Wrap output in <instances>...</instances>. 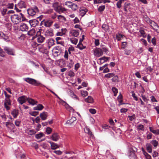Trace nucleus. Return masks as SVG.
<instances>
[{"label": "nucleus", "instance_id": "nucleus-1", "mask_svg": "<svg viewBox=\"0 0 159 159\" xmlns=\"http://www.w3.org/2000/svg\"><path fill=\"white\" fill-rule=\"evenodd\" d=\"M52 6L54 10L59 13H62L66 11V9L65 8L59 5L58 2H55L53 3Z\"/></svg>", "mask_w": 159, "mask_h": 159}, {"label": "nucleus", "instance_id": "nucleus-2", "mask_svg": "<svg viewBox=\"0 0 159 159\" xmlns=\"http://www.w3.org/2000/svg\"><path fill=\"white\" fill-rule=\"evenodd\" d=\"M24 80L29 84L35 86H39L41 84V83L36 80L30 78H26L24 79Z\"/></svg>", "mask_w": 159, "mask_h": 159}, {"label": "nucleus", "instance_id": "nucleus-3", "mask_svg": "<svg viewBox=\"0 0 159 159\" xmlns=\"http://www.w3.org/2000/svg\"><path fill=\"white\" fill-rule=\"evenodd\" d=\"M24 80L29 84L35 86H39L41 84V83L36 80L30 78H26L24 79Z\"/></svg>", "mask_w": 159, "mask_h": 159}, {"label": "nucleus", "instance_id": "nucleus-4", "mask_svg": "<svg viewBox=\"0 0 159 159\" xmlns=\"http://www.w3.org/2000/svg\"><path fill=\"white\" fill-rule=\"evenodd\" d=\"M11 19L14 24L17 25L21 22V17L17 15L14 14L11 16Z\"/></svg>", "mask_w": 159, "mask_h": 159}, {"label": "nucleus", "instance_id": "nucleus-5", "mask_svg": "<svg viewBox=\"0 0 159 159\" xmlns=\"http://www.w3.org/2000/svg\"><path fill=\"white\" fill-rule=\"evenodd\" d=\"M28 14L31 16L35 15L36 12L39 11L38 8L36 6L34 7L33 8H30L27 10Z\"/></svg>", "mask_w": 159, "mask_h": 159}, {"label": "nucleus", "instance_id": "nucleus-6", "mask_svg": "<svg viewBox=\"0 0 159 159\" xmlns=\"http://www.w3.org/2000/svg\"><path fill=\"white\" fill-rule=\"evenodd\" d=\"M94 55L97 57H99L103 55V52L101 48H97L94 50Z\"/></svg>", "mask_w": 159, "mask_h": 159}, {"label": "nucleus", "instance_id": "nucleus-7", "mask_svg": "<svg viewBox=\"0 0 159 159\" xmlns=\"http://www.w3.org/2000/svg\"><path fill=\"white\" fill-rule=\"evenodd\" d=\"M3 49L8 54L13 56L15 55V52L13 49L11 48L7 47H4Z\"/></svg>", "mask_w": 159, "mask_h": 159}, {"label": "nucleus", "instance_id": "nucleus-8", "mask_svg": "<svg viewBox=\"0 0 159 159\" xmlns=\"http://www.w3.org/2000/svg\"><path fill=\"white\" fill-rule=\"evenodd\" d=\"M44 45H40L38 47V49L39 52L43 53H47L48 50Z\"/></svg>", "mask_w": 159, "mask_h": 159}, {"label": "nucleus", "instance_id": "nucleus-9", "mask_svg": "<svg viewBox=\"0 0 159 159\" xmlns=\"http://www.w3.org/2000/svg\"><path fill=\"white\" fill-rule=\"evenodd\" d=\"M27 25L24 23H22L20 26V29L22 31H27L29 29Z\"/></svg>", "mask_w": 159, "mask_h": 159}, {"label": "nucleus", "instance_id": "nucleus-10", "mask_svg": "<svg viewBox=\"0 0 159 159\" xmlns=\"http://www.w3.org/2000/svg\"><path fill=\"white\" fill-rule=\"evenodd\" d=\"M27 97L25 96H23L19 97L18 99V101L21 104L25 103L27 100Z\"/></svg>", "mask_w": 159, "mask_h": 159}, {"label": "nucleus", "instance_id": "nucleus-11", "mask_svg": "<svg viewBox=\"0 0 159 159\" xmlns=\"http://www.w3.org/2000/svg\"><path fill=\"white\" fill-rule=\"evenodd\" d=\"M60 138L58 134L57 133H53L50 139L54 141H57Z\"/></svg>", "mask_w": 159, "mask_h": 159}, {"label": "nucleus", "instance_id": "nucleus-12", "mask_svg": "<svg viewBox=\"0 0 159 159\" xmlns=\"http://www.w3.org/2000/svg\"><path fill=\"white\" fill-rule=\"evenodd\" d=\"M18 7L20 8H26V2L24 1H20L17 4Z\"/></svg>", "mask_w": 159, "mask_h": 159}, {"label": "nucleus", "instance_id": "nucleus-13", "mask_svg": "<svg viewBox=\"0 0 159 159\" xmlns=\"http://www.w3.org/2000/svg\"><path fill=\"white\" fill-rule=\"evenodd\" d=\"M53 22V21L51 20H44V25L46 27H49L52 25Z\"/></svg>", "mask_w": 159, "mask_h": 159}, {"label": "nucleus", "instance_id": "nucleus-14", "mask_svg": "<svg viewBox=\"0 0 159 159\" xmlns=\"http://www.w3.org/2000/svg\"><path fill=\"white\" fill-rule=\"evenodd\" d=\"M61 52V48H56L54 49V52L56 56H58L60 55Z\"/></svg>", "mask_w": 159, "mask_h": 159}, {"label": "nucleus", "instance_id": "nucleus-15", "mask_svg": "<svg viewBox=\"0 0 159 159\" xmlns=\"http://www.w3.org/2000/svg\"><path fill=\"white\" fill-rule=\"evenodd\" d=\"M130 4L129 3L125 2L124 5V11L126 12L130 11Z\"/></svg>", "mask_w": 159, "mask_h": 159}, {"label": "nucleus", "instance_id": "nucleus-16", "mask_svg": "<svg viewBox=\"0 0 159 159\" xmlns=\"http://www.w3.org/2000/svg\"><path fill=\"white\" fill-rule=\"evenodd\" d=\"M88 10L84 7H82L80 9V15L82 16H83L87 12Z\"/></svg>", "mask_w": 159, "mask_h": 159}, {"label": "nucleus", "instance_id": "nucleus-17", "mask_svg": "<svg viewBox=\"0 0 159 159\" xmlns=\"http://www.w3.org/2000/svg\"><path fill=\"white\" fill-rule=\"evenodd\" d=\"M48 116V113L47 112H43L40 114V117L43 120L46 119Z\"/></svg>", "mask_w": 159, "mask_h": 159}, {"label": "nucleus", "instance_id": "nucleus-18", "mask_svg": "<svg viewBox=\"0 0 159 159\" xmlns=\"http://www.w3.org/2000/svg\"><path fill=\"white\" fill-rule=\"evenodd\" d=\"M48 142L51 144V149L54 150L59 148V146L56 143L51 141H49Z\"/></svg>", "mask_w": 159, "mask_h": 159}, {"label": "nucleus", "instance_id": "nucleus-19", "mask_svg": "<svg viewBox=\"0 0 159 159\" xmlns=\"http://www.w3.org/2000/svg\"><path fill=\"white\" fill-rule=\"evenodd\" d=\"M148 19L149 20V22H148V23L150 25L153 29L154 27L157 26V24L155 22L150 20L149 18H148Z\"/></svg>", "mask_w": 159, "mask_h": 159}, {"label": "nucleus", "instance_id": "nucleus-20", "mask_svg": "<svg viewBox=\"0 0 159 159\" xmlns=\"http://www.w3.org/2000/svg\"><path fill=\"white\" fill-rule=\"evenodd\" d=\"M45 35L48 36H52L53 35V30L52 29H50L47 30L45 32Z\"/></svg>", "mask_w": 159, "mask_h": 159}, {"label": "nucleus", "instance_id": "nucleus-21", "mask_svg": "<svg viewBox=\"0 0 159 159\" xmlns=\"http://www.w3.org/2000/svg\"><path fill=\"white\" fill-rule=\"evenodd\" d=\"M27 101L29 104L32 105H34L37 103V102L34 100L33 99L31 98H28Z\"/></svg>", "mask_w": 159, "mask_h": 159}, {"label": "nucleus", "instance_id": "nucleus-22", "mask_svg": "<svg viewBox=\"0 0 159 159\" xmlns=\"http://www.w3.org/2000/svg\"><path fill=\"white\" fill-rule=\"evenodd\" d=\"M84 131L86 133L88 134L90 136H92V133L90 131V129L87 126H85L84 128Z\"/></svg>", "mask_w": 159, "mask_h": 159}, {"label": "nucleus", "instance_id": "nucleus-23", "mask_svg": "<svg viewBox=\"0 0 159 159\" xmlns=\"http://www.w3.org/2000/svg\"><path fill=\"white\" fill-rule=\"evenodd\" d=\"M29 22L31 25L33 27H34L36 25H37L39 23V22L37 20H30Z\"/></svg>", "mask_w": 159, "mask_h": 159}, {"label": "nucleus", "instance_id": "nucleus-24", "mask_svg": "<svg viewBox=\"0 0 159 159\" xmlns=\"http://www.w3.org/2000/svg\"><path fill=\"white\" fill-rule=\"evenodd\" d=\"M19 113L18 110L14 109L11 112V114L13 116L14 118H16L18 116Z\"/></svg>", "mask_w": 159, "mask_h": 159}, {"label": "nucleus", "instance_id": "nucleus-25", "mask_svg": "<svg viewBox=\"0 0 159 159\" xmlns=\"http://www.w3.org/2000/svg\"><path fill=\"white\" fill-rule=\"evenodd\" d=\"M147 151L149 153L152 152V146L150 144L148 143L146 145Z\"/></svg>", "mask_w": 159, "mask_h": 159}, {"label": "nucleus", "instance_id": "nucleus-26", "mask_svg": "<svg viewBox=\"0 0 159 159\" xmlns=\"http://www.w3.org/2000/svg\"><path fill=\"white\" fill-rule=\"evenodd\" d=\"M45 39V38L42 35L39 36L37 37V40L38 43H43Z\"/></svg>", "mask_w": 159, "mask_h": 159}, {"label": "nucleus", "instance_id": "nucleus-27", "mask_svg": "<svg viewBox=\"0 0 159 159\" xmlns=\"http://www.w3.org/2000/svg\"><path fill=\"white\" fill-rule=\"evenodd\" d=\"M54 41L52 39H50L48 40V45L49 48L54 44Z\"/></svg>", "mask_w": 159, "mask_h": 159}, {"label": "nucleus", "instance_id": "nucleus-28", "mask_svg": "<svg viewBox=\"0 0 159 159\" xmlns=\"http://www.w3.org/2000/svg\"><path fill=\"white\" fill-rule=\"evenodd\" d=\"M26 133L30 135H32L36 133V131L34 129L27 130Z\"/></svg>", "mask_w": 159, "mask_h": 159}, {"label": "nucleus", "instance_id": "nucleus-29", "mask_svg": "<svg viewBox=\"0 0 159 159\" xmlns=\"http://www.w3.org/2000/svg\"><path fill=\"white\" fill-rule=\"evenodd\" d=\"M44 108L43 106L41 104H39L36 107H34V109L35 110H41Z\"/></svg>", "mask_w": 159, "mask_h": 159}, {"label": "nucleus", "instance_id": "nucleus-30", "mask_svg": "<svg viewBox=\"0 0 159 159\" xmlns=\"http://www.w3.org/2000/svg\"><path fill=\"white\" fill-rule=\"evenodd\" d=\"M35 33V30L34 29H32L28 32L27 35L29 36H32L34 35Z\"/></svg>", "mask_w": 159, "mask_h": 159}, {"label": "nucleus", "instance_id": "nucleus-31", "mask_svg": "<svg viewBox=\"0 0 159 159\" xmlns=\"http://www.w3.org/2000/svg\"><path fill=\"white\" fill-rule=\"evenodd\" d=\"M85 101L88 103H93V99L91 96H89L87 98L85 99Z\"/></svg>", "mask_w": 159, "mask_h": 159}, {"label": "nucleus", "instance_id": "nucleus-32", "mask_svg": "<svg viewBox=\"0 0 159 159\" xmlns=\"http://www.w3.org/2000/svg\"><path fill=\"white\" fill-rule=\"evenodd\" d=\"M0 35L2 37L5 39V40L7 41H9V39L8 37L6 35L3 33L1 32Z\"/></svg>", "mask_w": 159, "mask_h": 159}, {"label": "nucleus", "instance_id": "nucleus-33", "mask_svg": "<svg viewBox=\"0 0 159 159\" xmlns=\"http://www.w3.org/2000/svg\"><path fill=\"white\" fill-rule=\"evenodd\" d=\"M76 120V119L75 117L73 116L71 117L70 120H67L66 122V124H68L71 125V124L73 123L74 121Z\"/></svg>", "mask_w": 159, "mask_h": 159}, {"label": "nucleus", "instance_id": "nucleus-34", "mask_svg": "<svg viewBox=\"0 0 159 159\" xmlns=\"http://www.w3.org/2000/svg\"><path fill=\"white\" fill-rule=\"evenodd\" d=\"M109 58V57H103L101 58H100L99 59V60L100 61L101 63H103L105 62L107 60H108Z\"/></svg>", "mask_w": 159, "mask_h": 159}, {"label": "nucleus", "instance_id": "nucleus-35", "mask_svg": "<svg viewBox=\"0 0 159 159\" xmlns=\"http://www.w3.org/2000/svg\"><path fill=\"white\" fill-rule=\"evenodd\" d=\"M72 35L74 37H77L79 35V33L76 30H73L71 32Z\"/></svg>", "mask_w": 159, "mask_h": 159}, {"label": "nucleus", "instance_id": "nucleus-36", "mask_svg": "<svg viewBox=\"0 0 159 159\" xmlns=\"http://www.w3.org/2000/svg\"><path fill=\"white\" fill-rule=\"evenodd\" d=\"M44 135L43 133H40L38 134H37L35 135V137L37 139H39L42 137Z\"/></svg>", "mask_w": 159, "mask_h": 159}, {"label": "nucleus", "instance_id": "nucleus-37", "mask_svg": "<svg viewBox=\"0 0 159 159\" xmlns=\"http://www.w3.org/2000/svg\"><path fill=\"white\" fill-rule=\"evenodd\" d=\"M124 1V0H120L117 2L116 6L117 8H120L121 7V4Z\"/></svg>", "mask_w": 159, "mask_h": 159}, {"label": "nucleus", "instance_id": "nucleus-38", "mask_svg": "<svg viewBox=\"0 0 159 159\" xmlns=\"http://www.w3.org/2000/svg\"><path fill=\"white\" fill-rule=\"evenodd\" d=\"M71 8L72 10L75 11L78 9V7L76 4L73 3Z\"/></svg>", "mask_w": 159, "mask_h": 159}, {"label": "nucleus", "instance_id": "nucleus-39", "mask_svg": "<svg viewBox=\"0 0 159 159\" xmlns=\"http://www.w3.org/2000/svg\"><path fill=\"white\" fill-rule=\"evenodd\" d=\"M77 47L82 50L85 48L86 47L84 46L82 43H80L77 45Z\"/></svg>", "mask_w": 159, "mask_h": 159}, {"label": "nucleus", "instance_id": "nucleus-40", "mask_svg": "<svg viewBox=\"0 0 159 159\" xmlns=\"http://www.w3.org/2000/svg\"><path fill=\"white\" fill-rule=\"evenodd\" d=\"M113 78L112 79V81L114 82H117L118 81V77L116 75L113 76Z\"/></svg>", "mask_w": 159, "mask_h": 159}, {"label": "nucleus", "instance_id": "nucleus-41", "mask_svg": "<svg viewBox=\"0 0 159 159\" xmlns=\"http://www.w3.org/2000/svg\"><path fill=\"white\" fill-rule=\"evenodd\" d=\"M62 32H58L57 34V36H62L63 35V34H65V32L64 33L63 32V31H64V32H65V31L66 30L65 29H61V30Z\"/></svg>", "mask_w": 159, "mask_h": 159}, {"label": "nucleus", "instance_id": "nucleus-42", "mask_svg": "<svg viewBox=\"0 0 159 159\" xmlns=\"http://www.w3.org/2000/svg\"><path fill=\"white\" fill-rule=\"evenodd\" d=\"M135 152L129 149V156L131 157H134L135 156Z\"/></svg>", "mask_w": 159, "mask_h": 159}, {"label": "nucleus", "instance_id": "nucleus-43", "mask_svg": "<svg viewBox=\"0 0 159 159\" xmlns=\"http://www.w3.org/2000/svg\"><path fill=\"white\" fill-rule=\"evenodd\" d=\"M4 104L11 105V102L10 99H5L4 101Z\"/></svg>", "mask_w": 159, "mask_h": 159}, {"label": "nucleus", "instance_id": "nucleus-44", "mask_svg": "<svg viewBox=\"0 0 159 159\" xmlns=\"http://www.w3.org/2000/svg\"><path fill=\"white\" fill-rule=\"evenodd\" d=\"M139 31L143 37L145 38L146 37V36L145 34V32L143 30L140 29L139 30Z\"/></svg>", "mask_w": 159, "mask_h": 159}, {"label": "nucleus", "instance_id": "nucleus-45", "mask_svg": "<svg viewBox=\"0 0 159 159\" xmlns=\"http://www.w3.org/2000/svg\"><path fill=\"white\" fill-rule=\"evenodd\" d=\"M70 40L71 42L75 44H76L78 42L77 39L75 38L70 39Z\"/></svg>", "mask_w": 159, "mask_h": 159}, {"label": "nucleus", "instance_id": "nucleus-46", "mask_svg": "<svg viewBox=\"0 0 159 159\" xmlns=\"http://www.w3.org/2000/svg\"><path fill=\"white\" fill-rule=\"evenodd\" d=\"M137 128L138 129H139V130L143 131L144 130V126L140 124L139 125H138L137 127Z\"/></svg>", "mask_w": 159, "mask_h": 159}, {"label": "nucleus", "instance_id": "nucleus-47", "mask_svg": "<svg viewBox=\"0 0 159 159\" xmlns=\"http://www.w3.org/2000/svg\"><path fill=\"white\" fill-rule=\"evenodd\" d=\"M73 3L70 1H67L65 2V4L71 8Z\"/></svg>", "mask_w": 159, "mask_h": 159}, {"label": "nucleus", "instance_id": "nucleus-48", "mask_svg": "<svg viewBox=\"0 0 159 159\" xmlns=\"http://www.w3.org/2000/svg\"><path fill=\"white\" fill-rule=\"evenodd\" d=\"M7 7L9 9H12L14 7V4L13 3H9L7 5Z\"/></svg>", "mask_w": 159, "mask_h": 159}, {"label": "nucleus", "instance_id": "nucleus-49", "mask_svg": "<svg viewBox=\"0 0 159 159\" xmlns=\"http://www.w3.org/2000/svg\"><path fill=\"white\" fill-rule=\"evenodd\" d=\"M81 93L82 95L84 97H85L88 94V92L86 91H81Z\"/></svg>", "mask_w": 159, "mask_h": 159}, {"label": "nucleus", "instance_id": "nucleus-50", "mask_svg": "<svg viewBox=\"0 0 159 159\" xmlns=\"http://www.w3.org/2000/svg\"><path fill=\"white\" fill-rule=\"evenodd\" d=\"M105 7V6L104 5L98 7V11L100 12L104 10Z\"/></svg>", "mask_w": 159, "mask_h": 159}, {"label": "nucleus", "instance_id": "nucleus-51", "mask_svg": "<svg viewBox=\"0 0 159 159\" xmlns=\"http://www.w3.org/2000/svg\"><path fill=\"white\" fill-rule=\"evenodd\" d=\"M108 26L106 24H103L102 26V29L105 31L107 30Z\"/></svg>", "mask_w": 159, "mask_h": 159}, {"label": "nucleus", "instance_id": "nucleus-52", "mask_svg": "<svg viewBox=\"0 0 159 159\" xmlns=\"http://www.w3.org/2000/svg\"><path fill=\"white\" fill-rule=\"evenodd\" d=\"M114 75L115 74L113 73H108L105 75V77L109 78L113 77V76H114Z\"/></svg>", "mask_w": 159, "mask_h": 159}, {"label": "nucleus", "instance_id": "nucleus-53", "mask_svg": "<svg viewBox=\"0 0 159 159\" xmlns=\"http://www.w3.org/2000/svg\"><path fill=\"white\" fill-rule=\"evenodd\" d=\"M52 131V129L51 128L48 127L46 128V132L47 134H50L51 133Z\"/></svg>", "mask_w": 159, "mask_h": 159}, {"label": "nucleus", "instance_id": "nucleus-54", "mask_svg": "<svg viewBox=\"0 0 159 159\" xmlns=\"http://www.w3.org/2000/svg\"><path fill=\"white\" fill-rule=\"evenodd\" d=\"M58 19L60 20H66V18L63 16L59 15L58 16Z\"/></svg>", "mask_w": 159, "mask_h": 159}, {"label": "nucleus", "instance_id": "nucleus-55", "mask_svg": "<svg viewBox=\"0 0 159 159\" xmlns=\"http://www.w3.org/2000/svg\"><path fill=\"white\" fill-rule=\"evenodd\" d=\"M122 46L121 48L123 49L125 48V47L127 46V42H122Z\"/></svg>", "mask_w": 159, "mask_h": 159}, {"label": "nucleus", "instance_id": "nucleus-56", "mask_svg": "<svg viewBox=\"0 0 159 159\" xmlns=\"http://www.w3.org/2000/svg\"><path fill=\"white\" fill-rule=\"evenodd\" d=\"M152 143L155 147H157L158 144V143L156 140L152 141Z\"/></svg>", "mask_w": 159, "mask_h": 159}, {"label": "nucleus", "instance_id": "nucleus-57", "mask_svg": "<svg viewBox=\"0 0 159 159\" xmlns=\"http://www.w3.org/2000/svg\"><path fill=\"white\" fill-rule=\"evenodd\" d=\"M7 11V8H3L2 10H1V13L2 15V16H4L6 13V12Z\"/></svg>", "mask_w": 159, "mask_h": 159}, {"label": "nucleus", "instance_id": "nucleus-58", "mask_svg": "<svg viewBox=\"0 0 159 159\" xmlns=\"http://www.w3.org/2000/svg\"><path fill=\"white\" fill-rule=\"evenodd\" d=\"M153 29L157 32L159 33V26H158L157 24V26L156 27H153Z\"/></svg>", "mask_w": 159, "mask_h": 159}, {"label": "nucleus", "instance_id": "nucleus-59", "mask_svg": "<svg viewBox=\"0 0 159 159\" xmlns=\"http://www.w3.org/2000/svg\"><path fill=\"white\" fill-rule=\"evenodd\" d=\"M125 53L127 55H129L131 51L130 50L126 49L125 50Z\"/></svg>", "mask_w": 159, "mask_h": 159}, {"label": "nucleus", "instance_id": "nucleus-60", "mask_svg": "<svg viewBox=\"0 0 159 159\" xmlns=\"http://www.w3.org/2000/svg\"><path fill=\"white\" fill-rule=\"evenodd\" d=\"M89 111L92 114H94L96 113V111L94 109H89Z\"/></svg>", "mask_w": 159, "mask_h": 159}, {"label": "nucleus", "instance_id": "nucleus-61", "mask_svg": "<svg viewBox=\"0 0 159 159\" xmlns=\"http://www.w3.org/2000/svg\"><path fill=\"white\" fill-rule=\"evenodd\" d=\"M68 75L70 77L74 76L75 75V73L72 71L70 70L69 72Z\"/></svg>", "mask_w": 159, "mask_h": 159}, {"label": "nucleus", "instance_id": "nucleus-62", "mask_svg": "<svg viewBox=\"0 0 159 159\" xmlns=\"http://www.w3.org/2000/svg\"><path fill=\"white\" fill-rule=\"evenodd\" d=\"M131 93H132V95L134 98V99L136 101L138 100V98L137 97L135 96V94L134 93V91H132L131 92Z\"/></svg>", "mask_w": 159, "mask_h": 159}, {"label": "nucleus", "instance_id": "nucleus-63", "mask_svg": "<svg viewBox=\"0 0 159 159\" xmlns=\"http://www.w3.org/2000/svg\"><path fill=\"white\" fill-rule=\"evenodd\" d=\"M53 152L58 155H61L62 153V152L60 150L54 151Z\"/></svg>", "mask_w": 159, "mask_h": 159}, {"label": "nucleus", "instance_id": "nucleus-64", "mask_svg": "<svg viewBox=\"0 0 159 159\" xmlns=\"http://www.w3.org/2000/svg\"><path fill=\"white\" fill-rule=\"evenodd\" d=\"M144 155L147 159H151L152 158L151 156L148 154L147 153L145 154Z\"/></svg>", "mask_w": 159, "mask_h": 159}]
</instances>
